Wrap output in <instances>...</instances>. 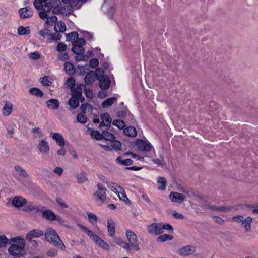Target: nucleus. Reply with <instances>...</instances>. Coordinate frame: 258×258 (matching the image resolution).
<instances>
[{"label": "nucleus", "instance_id": "55", "mask_svg": "<svg viewBox=\"0 0 258 258\" xmlns=\"http://www.w3.org/2000/svg\"><path fill=\"white\" fill-rule=\"evenodd\" d=\"M29 57L30 58L33 60H38L40 57V54L38 52H31L29 54Z\"/></svg>", "mask_w": 258, "mask_h": 258}, {"label": "nucleus", "instance_id": "6", "mask_svg": "<svg viewBox=\"0 0 258 258\" xmlns=\"http://www.w3.org/2000/svg\"><path fill=\"white\" fill-rule=\"evenodd\" d=\"M52 8V5L51 2L45 3L39 10V16L42 19L46 18V16L50 13Z\"/></svg>", "mask_w": 258, "mask_h": 258}, {"label": "nucleus", "instance_id": "39", "mask_svg": "<svg viewBox=\"0 0 258 258\" xmlns=\"http://www.w3.org/2000/svg\"><path fill=\"white\" fill-rule=\"evenodd\" d=\"M67 37L68 40L71 42L75 41L78 38V34L76 32H72L67 34Z\"/></svg>", "mask_w": 258, "mask_h": 258}, {"label": "nucleus", "instance_id": "60", "mask_svg": "<svg viewBox=\"0 0 258 258\" xmlns=\"http://www.w3.org/2000/svg\"><path fill=\"white\" fill-rule=\"evenodd\" d=\"M40 82L44 85V86H49L50 84V82L49 80L48 77L47 76H44L43 77H42L40 78Z\"/></svg>", "mask_w": 258, "mask_h": 258}, {"label": "nucleus", "instance_id": "56", "mask_svg": "<svg viewBox=\"0 0 258 258\" xmlns=\"http://www.w3.org/2000/svg\"><path fill=\"white\" fill-rule=\"evenodd\" d=\"M106 183L107 184L108 187L114 192H118V188L117 189L118 187L117 185L114 183H107V182H106Z\"/></svg>", "mask_w": 258, "mask_h": 258}, {"label": "nucleus", "instance_id": "64", "mask_svg": "<svg viewBox=\"0 0 258 258\" xmlns=\"http://www.w3.org/2000/svg\"><path fill=\"white\" fill-rule=\"evenodd\" d=\"M75 83V80L73 78L70 77L67 79L66 84H67V85L68 86H69L72 88L74 87Z\"/></svg>", "mask_w": 258, "mask_h": 258}, {"label": "nucleus", "instance_id": "58", "mask_svg": "<svg viewBox=\"0 0 258 258\" xmlns=\"http://www.w3.org/2000/svg\"><path fill=\"white\" fill-rule=\"evenodd\" d=\"M99 64L98 60L96 58H93L90 59L89 61V65L92 68H96Z\"/></svg>", "mask_w": 258, "mask_h": 258}, {"label": "nucleus", "instance_id": "53", "mask_svg": "<svg viewBox=\"0 0 258 258\" xmlns=\"http://www.w3.org/2000/svg\"><path fill=\"white\" fill-rule=\"evenodd\" d=\"M67 45L63 43H59L57 44L56 49L60 52H64L67 49Z\"/></svg>", "mask_w": 258, "mask_h": 258}, {"label": "nucleus", "instance_id": "8", "mask_svg": "<svg viewBox=\"0 0 258 258\" xmlns=\"http://www.w3.org/2000/svg\"><path fill=\"white\" fill-rule=\"evenodd\" d=\"M162 224L153 223L148 226L147 229L150 234L158 235L162 233Z\"/></svg>", "mask_w": 258, "mask_h": 258}, {"label": "nucleus", "instance_id": "33", "mask_svg": "<svg viewBox=\"0 0 258 258\" xmlns=\"http://www.w3.org/2000/svg\"><path fill=\"white\" fill-rule=\"evenodd\" d=\"M64 70L69 75H73L75 71L74 66L70 62H67L64 63Z\"/></svg>", "mask_w": 258, "mask_h": 258}, {"label": "nucleus", "instance_id": "10", "mask_svg": "<svg viewBox=\"0 0 258 258\" xmlns=\"http://www.w3.org/2000/svg\"><path fill=\"white\" fill-rule=\"evenodd\" d=\"M19 16L22 19H26L31 17L33 15V11L29 7L22 8L19 10Z\"/></svg>", "mask_w": 258, "mask_h": 258}, {"label": "nucleus", "instance_id": "32", "mask_svg": "<svg viewBox=\"0 0 258 258\" xmlns=\"http://www.w3.org/2000/svg\"><path fill=\"white\" fill-rule=\"evenodd\" d=\"M252 220L250 217H247L245 219H243L241 224L245 227L246 231H248L250 230Z\"/></svg>", "mask_w": 258, "mask_h": 258}, {"label": "nucleus", "instance_id": "28", "mask_svg": "<svg viewBox=\"0 0 258 258\" xmlns=\"http://www.w3.org/2000/svg\"><path fill=\"white\" fill-rule=\"evenodd\" d=\"M54 30L57 32H63L66 30L65 23L62 21H58L55 24Z\"/></svg>", "mask_w": 258, "mask_h": 258}, {"label": "nucleus", "instance_id": "41", "mask_svg": "<svg viewBox=\"0 0 258 258\" xmlns=\"http://www.w3.org/2000/svg\"><path fill=\"white\" fill-rule=\"evenodd\" d=\"M43 20L45 21V23L47 24H49L51 23H56V22H57V17L54 15H52V16L49 17V15H48L46 16V18L45 19H43Z\"/></svg>", "mask_w": 258, "mask_h": 258}, {"label": "nucleus", "instance_id": "49", "mask_svg": "<svg viewBox=\"0 0 258 258\" xmlns=\"http://www.w3.org/2000/svg\"><path fill=\"white\" fill-rule=\"evenodd\" d=\"M8 243L9 240L5 236H0V248L5 247Z\"/></svg>", "mask_w": 258, "mask_h": 258}, {"label": "nucleus", "instance_id": "21", "mask_svg": "<svg viewBox=\"0 0 258 258\" xmlns=\"http://www.w3.org/2000/svg\"><path fill=\"white\" fill-rule=\"evenodd\" d=\"M94 242L100 247L107 250L109 249V246L108 244L98 236L95 237Z\"/></svg>", "mask_w": 258, "mask_h": 258}, {"label": "nucleus", "instance_id": "29", "mask_svg": "<svg viewBox=\"0 0 258 258\" xmlns=\"http://www.w3.org/2000/svg\"><path fill=\"white\" fill-rule=\"evenodd\" d=\"M13 105L10 102H6L3 109V113L5 116L9 115L12 111Z\"/></svg>", "mask_w": 258, "mask_h": 258}, {"label": "nucleus", "instance_id": "45", "mask_svg": "<svg viewBox=\"0 0 258 258\" xmlns=\"http://www.w3.org/2000/svg\"><path fill=\"white\" fill-rule=\"evenodd\" d=\"M112 124L119 129H122L125 126V123L123 121L117 119L113 120Z\"/></svg>", "mask_w": 258, "mask_h": 258}, {"label": "nucleus", "instance_id": "15", "mask_svg": "<svg viewBox=\"0 0 258 258\" xmlns=\"http://www.w3.org/2000/svg\"><path fill=\"white\" fill-rule=\"evenodd\" d=\"M98 80L99 81V87L101 89L106 90L109 87L110 81L107 76H103Z\"/></svg>", "mask_w": 258, "mask_h": 258}, {"label": "nucleus", "instance_id": "26", "mask_svg": "<svg viewBox=\"0 0 258 258\" xmlns=\"http://www.w3.org/2000/svg\"><path fill=\"white\" fill-rule=\"evenodd\" d=\"M41 208H39L35 206L33 204H28L24 207L23 210L26 212H32L36 213L40 212Z\"/></svg>", "mask_w": 258, "mask_h": 258}, {"label": "nucleus", "instance_id": "31", "mask_svg": "<svg viewBox=\"0 0 258 258\" xmlns=\"http://www.w3.org/2000/svg\"><path fill=\"white\" fill-rule=\"evenodd\" d=\"M79 227L94 241L95 240V237L96 236H98L97 235L95 234L92 231L86 227L82 225H79Z\"/></svg>", "mask_w": 258, "mask_h": 258}, {"label": "nucleus", "instance_id": "50", "mask_svg": "<svg viewBox=\"0 0 258 258\" xmlns=\"http://www.w3.org/2000/svg\"><path fill=\"white\" fill-rule=\"evenodd\" d=\"M173 237L168 234H163L162 235L160 236L158 239L159 241L161 242L165 241L167 240H169L172 239Z\"/></svg>", "mask_w": 258, "mask_h": 258}, {"label": "nucleus", "instance_id": "48", "mask_svg": "<svg viewBox=\"0 0 258 258\" xmlns=\"http://www.w3.org/2000/svg\"><path fill=\"white\" fill-rule=\"evenodd\" d=\"M33 137L35 138H40L42 137V134L39 128L35 127L32 130Z\"/></svg>", "mask_w": 258, "mask_h": 258}, {"label": "nucleus", "instance_id": "20", "mask_svg": "<svg viewBox=\"0 0 258 258\" xmlns=\"http://www.w3.org/2000/svg\"><path fill=\"white\" fill-rule=\"evenodd\" d=\"M43 235V232L40 230H33L30 231L26 236L28 239L31 240L34 237H38Z\"/></svg>", "mask_w": 258, "mask_h": 258}, {"label": "nucleus", "instance_id": "36", "mask_svg": "<svg viewBox=\"0 0 258 258\" xmlns=\"http://www.w3.org/2000/svg\"><path fill=\"white\" fill-rule=\"evenodd\" d=\"M117 100L115 97H112L111 98H109L105 100H104L102 103V107L104 108L107 107L110 105H111L113 103L115 102Z\"/></svg>", "mask_w": 258, "mask_h": 258}, {"label": "nucleus", "instance_id": "17", "mask_svg": "<svg viewBox=\"0 0 258 258\" xmlns=\"http://www.w3.org/2000/svg\"><path fill=\"white\" fill-rule=\"evenodd\" d=\"M48 108L50 109L57 110L59 108V102L56 99H50L46 102Z\"/></svg>", "mask_w": 258, "mask_h": 258}, {"label": "nucleus", "instance_id": "7", "mask_svg": "<svg viewBox=\"0 0 258 258\" xmlns=\"http://www.w3.org/2000/svg\"><path fill=\"white\" fill-rule=\"evenodd\" d=\"M37 147L40 153L45 154H47L50 150L49 143L46 138L41 140L38 144Z\"/></svg>", "mask_w": 258, "mask_h": 258}, {"label": "nucleus", "instance_id": "34", "mask_svg": "<svg viewBox=\"0 0 258 258\" xmlns=\"http://www.w3.org/2000/svg\"><path fill=\"white\" fill-rule=\"evenodd\" d=\"M114 242L122 247L124 248L126 250L128 251V244L124 242L121 238L120 237H115L114 238Z\"/></svg>", "mask_w": 258, "mask_h": 258}, {"label": "nucleus", "instance_id": "5", "mask_svg": "<svg viewBox=\"0 0 258 258\" xmlns=\"http://www.w3.org/2000/svg\"><path fill=\"white\" fill-rule=\"evenodd\" d=\"M86 42L84 38H79L73 43L72 51L76 54H82L85 52L83 46Z\"/></svg>", "mask_w": 258, "mask_h": 258}, {"label": "nucleus", "instance_id": "16", "mask_svg": "<svg viewBox=\"0 0 258 258\" xmlns=\"http://www.w3.org/2000/svg\"><path fill=\"white\" fill-rule=\"evenodd\" d=\"M107 223L108 234L113 237L115 234V222L112 219H109L107 220Z\"/></svg>", "mask_w": 258, "mask_h": 258}, {"label": "nucleus", "instance_id": "61", "mask_svg": "<svg viewBox=\"0 0 258 258\" xmlns=\"http://www.w3.org/2000/svg\"><path fill=\"white\" fill-rule=\"evenodd\" d=\"M69 54L67 52H61L58 55L59 58L62 61H66L69 58Z\"/></svg>", "mask_w": 258, "mask_h": 258}, {"label": "nucleus", "instance_id": "38", "mask_svg": "<svg viewBox=\"0 0 258 258\" xmlns=\"http://www.w3.org/2000/svg\"><path fill=\"white\" fill-rule=\"evenodd\" d=\"M29 92L30 94L38 97H42L43 95V92L39 89L36 87L30 88Z\"/></svg>", "mask_w": 258, "mask_h": 258}, {"label": "nucleus", "instance_id": "44", "mask_svg": "<svg viewBox=\"0 0 258 258\" xmlns=\"http://www.w3.org/2000/svg\"><path fill=\"white\" fill-rule=\"evenodd\" d=\"M15 169L19 173V175L23 177L28 176L26 172L19 166H15Z\"/></svg>", "mask_w": 258, "mask_h": 258}, {"label": "nucleus", "instance_id": "12", "mask_svg": "<svg viewBox=\"0 0 258 258\" xmlns=\"http://www.w3.org/2000/svg\"><path fill=\"white\" fill-rule=\"evenodd\" d=\"M40 212L42 213V217L46 220L53 221L55 214L50 210H45L43 207H41Z\"/></svg>", "mask_w": 258, "mask_h": 258}, {"label": "nucleus", "instance_id": "35", "mask_svg": "<svg viewBox=\"0 0 258 258\" xmlns=\"http://www.w3.org/2000/svg\"><path fill=\"white\" fill-rule=\"evenodd\" d=\"M118 188L119 189V190H118V197L119 199L126 203L130 202V200L127 197L125 192L124 190H123L122 188H120L119 186L118 187Z\"/></svg>", "mask_w": 258, "mask_h": 258}, {"label": "nucleus", "instance_id": "19", "mask_svg": "<svg viewBox=\"0 0 258 258\" xmlns=\"http://www.w3.org/2000/svg\"><path fill=\"white\" fill-rule=\"evenodd\" d=\"M195 252V248L192 246H185L180 249V253L183 255H187Z\"/></svg>", "mask_w": 258, "mask_h": 258}, {"label": "nucleus", "instance_id": "42", "mask_svg": "<svg viewBox=\"0 0 258 258\" xmlns=\"http://www.w3.org/2000/svg\"><path fill=\"white\" fill-rule=\"evenodd\" d=\"M157 183L159 184L158 189L160 190H165L166 188V178H158Z\"/></svg>", "mask_w": 258, "mask_h": 258}, {"label": "nucleus", "instance_id": "51", "mask_svg": "<svg viewBox=\"0 0 258 258\" xmlns=\"http://www.w3.org/2000/svg\"><path fill=\"white\" fill-rule=\"evenodd\" d=\"M111 146L115 150H120L121 149V144L118 141H113L111 143Z\"/></svg>", "mask_w": 258, "mask_h": 258}, {"label": "nucleus", "instance_id": "2", "mask_svg": "<svg viewBox=\"0 0 258 258\" xmlns=\"http://www.w3.org/2000/svg\"><path fill=\"white\" fill-rule=\"evenodd\" d=\"M46 240L61 250H64L65 245L61 240L56 231L52 228L47 229L45 233Z\"/></svg>", "mask_w": 258, "mask_h": 258}, {"label": "nucleus", "instance_id": "13", "mask_svg": "<svg viewBox=\"0 0 258 258\" xmlns=\"http://www.w3.org/2000/svg\"><path fill=\"white\" fill-rule=\"evenodd\" d=\"M169 198L173 202L181 203L185 200V196L180 193L172 192L169 195Z\"/></svg>", "mask_w": 258, "mask_h": 258}, {"label": "nucleus", "instance_id": "14", "mask_svg": "<svg viewBox=\"0 0 258 258\" xmlns=\"http://www.w3.org/2000/svg\"><path fill=\"white\" fill-rule=\"evenodd\" d=\"M85 89V86L83 84H79L77 85L76 87H74L72 88V95L75 96L80 97L83 100L84 99V97L82 96V91Z\"/></svg>", "mask_w": 258, "mask_h": 258}, {"label": "nucleus", "instance_id": "22", "mask_svg": "<svg viewBox=\"0 0 258 258\" xmlns=\"http://www.w3.org/2000/svg\"><path fill=\"white\" fill-rule=\"evenodd\" d=\"M52 138L57 143L59 146H63L65 144L64 140L62 136L60 133H55L52 135Z\"/></svg>", "mask_w": 258, "mask_h": 258}, {"label": "nucleus", "instance_id": "1", "mask_svg": "<svg viewBox=\"0 0 258 258\" xmlns=\"http://www.w3.org/2000/svg\"><path fill=\"white\" fill-rule=\"evenodd\" d=\"M11 245L8 248L9 253L13 256H24L26 254L25 250V241L20 237L11 238L9 240Z\"/></svg>", "mask_w": 258, "mask_h": 258}, {"label": "nucleus", "instance_id": "43", "mask_svg": "<svg viewBox=\"0 0 258 258\" xmlns=\"http://www.w3.org/2000/svg\"><path fill=\"white\" fill-rule=\"evenodd\" d=\"M86 214L88 218V220L91 223L94 224V223H96L97 217L96 215L91 212H87Z\"/></svg>", "mask_w": 258, "mask_h": 258}, {"label": "nucleus", "instance_id": "9", "mask_svg": "<svg viewBox=\"0 0 258 258\" xmlns=\"http://www.w3.org/2000/svg\"><path fill=\"white\" fill-rule=\"evenodd\" d=\"M136 145L142 151H150L151 150V144L147 141L138 140L136 142Z\"/></svg>", "mask_w": 258, "mask_h": 258}, {"label": "nucleus", "instance_id": "62", "mask_svg": "<svg viewBox=\"0 0 258 258\" xmlns=\"http://www.w3.org/2000/svg\"><path fill=\"white\" fill-rule=\"evenodd\" d=\"M85 93L86 96L88 98H93V93L92 92V91L90 90V89H87L85 87V89H84Z\"/></svg>", "mask_w": 258, "mask_h": 258}, {"label": "nucleus", "instance_id": "46", "mask_svg": "<svg viewBox=\"0 0 258 258\" xmlns=\"http://www.w3.org/2000/svg\"><path fill=\"white\" fill-rule=\"evenodd\" d=\"M81 110L84 113L89 112L92 110V106L91 105L88 103H85L81 105Z\"/></svg>", "mask_w": 258, "mask_h": 258}, {"label": "nucleus", "instance_id": "63", "mask_svg": "<svg viewBox=\"0 0 258 258\" xmlns=\"http://www.w3.org/2000/svg\"><path fill=\"white\" fill-rule=\"evenodd\" d=\"M162 228H161V229L162 231V233L163 232V230L164 229L168 230L171 233H172L173 232V228L170 224H166V225L162 224Z\"/></svg>", "mask_w": 258, "mask_h": 258}, {"label": "nucleus", "instance_id": "30", "mask_svg": "<svg viewBox=\"0 0 258 258\" xmlns=\"http://www.w3.org/2000/svg\"><path fill=\"white\" fill-rule=\"evenodd\" d=\"M102 135L101 136V139H104L108 141H113L115 136L112 133L109 132L107 131H103L102 133Z\"/></svg>", "mask_w": 258, "mask_h": 258}, {"label": "nucleus", "instance_id": "4", "mask_svg": "<svg viewBox=\"0 0 258 258\" xmlns=\"http://www.w3.org/2000/svg\"><path fill=\"white\" fill-rule=\"evenodd\" d=\"M126 235L128 240V242H126V243L128 244V251L132 249H134L136 251L139 250L140 247L137 235L130 230H126Z\"/></svg>", "mask_w": 258, "mask_h": 258}, {"label": "nucleus", "instance_id": "27", "mask_svg": "<svg viewBox=\"0 0 258 258\" xmlns=\"http://www.w3.org/2000/svg\"><path fill=\"white\" fill-rule=\"evenodd\" d=\"M123 132L125 135L130 136L134 137L137 136V131L136 129L133 126H128L125 127L123 130Z\"/></svg>", "mask_w": 258, "mask_h": 258}, {"label": "nucleus", "instance_id": "37", "mask_svg": "<svg viewBox=\"0 0 258 258\" xmlns=\"http://www.w3.org/2000/svg\"><path fill=\"white\" fill-rule=\"evenodd\" d=\"M18 34L20 35L28 34L30 33V28L29 27L20 26L18 28Z\"/></svg>", "mask_w": 258, "mask_h": 258}, {"label": "nucleus", "instance_id": "59", "mask_svg": "<svg viewBox=\"0 0 258 258\" xmlns=\"http://www.w3.org/2000/svg\"><path fill=\"white\" fill-rule=\"evenodd\" d=\"M33 5L35 8L39 10L42 7V6L44 5V3L41 0H35L33 3Z\"/></svg>", "mask_w": 258, "mask_h": 258}, {"label": "nucleus", "instance_id": "40", "mask_svg": "<svg viewBox=\"0 0 258 258\" xmlns=\"http://www.w3.org/2000/svg\"><path fill=\"white\" fill-rule=\"evenodd\" d=\"M116 162L123 165H130L133 163V161L130 159H126L125 160H122L120 157L116 158Z\"/></svg>", "mask_w": 258, "mask_h": 258}, {"label": "nucleus", "instance_id": "25", "mask_svg": "<svg viewBox=\"0 0 258 258\" xmlns=\"http://www.w3.org/2000/svg\"><path fill=\"white\" fill-rule=\"evenodd\" d=\"M95 74L93 71H90L85 76L84 78L85 83L88 85L92 84L95 80Z\"/></svg>", "mask_w": 258, "mask_h": 258}, {"label": "nucleus", "instance_id": "24", "mask_svg": "<svg viewBox=\"0 0 258 258\" xmlns=\"http://www.w3.org/2000/svg\"><path fill=\"white\" fill-rule=\"evenodd\" d=\"M87 133L90 135L91 138L93 139H95L96 140L101 139V136L102 134L97 130H93L90 127H88Z\"/></svg>", "mask_w": 258, "mask_h": 258}, {"label": "nucleus", "instance_id": "11", "mask_svg": "<svg viewBox=\"0 0 258 258\" xmlns=\"http://www.w3.org/2000/svg\"><path fill=\"white\" fill-rule=\"evenodd\" d=\"M101 121L99 125V128L102 126L109 127L110 126L111 118L108 113H102L100 115Z\"/></svg>", "mask_w": 258, "mask_h": 258}, {"label": "nucleus", "instance_id": "47", "mask_svg": "<svg viewBox=\"0 0 258 258\" xmlns=\"http://www.w3.org/2000/svg\"><path fill=\"white\" fill-rule=\"evenodd\" d=\"M77 120L81 123H85L87 122V117L83 114L79 113L77 116Z\"/></svg>", "mask_w": 258, "mask_h": 258}, {"label": "nucleus", "instance_id": "54", "mask_svg": "<svg viewBox=\"0 0 258 258\" xmlns=\"http://www.w3.org/2000/svg\"><path fill=\"white\" fill-rule=\"evenodd\" d=\"M171 214L176 219H183L184 218V216L181 213L175 210H172Z\"/></svg>", "mask_w": 258, "mask_h": 258}, {"label": "nucleus", "instance_id": "52", "mask_svg": "<svg viewBox=\"0 0 258 258\" xmlns=\"http://www.w3.org/2000/svg\"><path fill=\"white\" fill-rule=\"evenodd\" d=\"M104 73V71L103 70V69L100 68H97L96 70L95 73H94L96 79L98 80V79H100V78H101L102 76H104L103 75Z\"/></svg>", "mask_w": 258, "mask_h": 258}, {"label": "nucleus", "instance_id": "18", "mask_svg": "<svg viewBox=\"0 0 258 258\" xmlns=\"http://www.w3.org/2000/svg\"><path fill=\"white\" fill-rule=\"evenodd\" d=\"M26 200L22 197L16 196L13 198L12 204L16 207H21L26 203Z\"/></svg>", "mask_w": 258, "mask_h": 258}, {"label": "nucleus", "instance_id": "23", "mask_svg": "<svg viewBox=\"0 0 258 258\" xmlns=\"http://www.w3.org/2000/svg\"><path fill=\"white\" fill-rule=\"evenodd\" d=\"M81 98L75 96L72 94V97L69 100V104L73 108H76L79 106V100H82Z\"/></svg>", "mask_w": 258, "mask_h": 258}, {"label": "nucleus", "instance_id": "3", "mask_svg": "<svg viewBox=\"0 0 258 258\" xmlns=\"http://www.w3.org/2000/svg\"><path fill=\"white\" fill-rule=\"evenodd\" d=\"M97 187L98 190L94 193L93 197L96 202L98 205H101L106 200V189L100 183H98L97 184Z\"/></svg>", "mask_w": 258, "mask_h": 258}, {"label": "nucleus", "instance_id": "57", "mask_svg": "<svg viewBox=\"0 0 258 258\" xmlns=\"http://www.w3.org/2000/svg\"><path fill=\"white\" fill-rule=\"evenodd\" d=\"M202 207L204 209H208L212 211L216 210V206L212 205L209 203L206 202L205 204L202 205Z\"/></svg>", "mask_w": 258, "mask_h": 258}]
</instances>
